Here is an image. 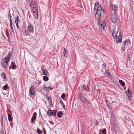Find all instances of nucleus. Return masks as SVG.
Listing matches in <instances>:
<instances>
[{
	"mask_svg": "<svg viewBox=\"0 0 134 134\" xmlns=\"http://www.w3.org/2000/svg\"><path fill=\"white\" fill-rule=\"evenodd\" d=\"M94 8V11L96 10L95 14L96 19H98L100 16L101 11H102L103 13L105 11L103 10H102L101 7L99 5V3L97 2L95 3Z\"/></svg>",
	"mask_w": 134,
	"mask_h": 134,
	"instance_id": "obj_1",
	"label": "nucleus"
},
{
	"mask_svg": "<svg viewBox=\"0 0 134 134\" xmlns=\"http://www.w3.org/2000/svg\"><path fill=\"white\" fill-rule=\"evenodd\" d=\"M10 59V54H9V56H7L2 60L1 63L2 67L7 69L9 65V62Z\"/></svg>",
	"mask_w": 134,
	"mask_h": 134,
	"instance_id": "obj_2",
	"label": "nucleus"
},
{
	"mask_svg": "<svg viewBox=\"0 0 134 134\" xmlns=\"http://www.w3.org/2000/svg\"><path fill=\"white\" fill-rule=\"evenodd\" d=\"M78 97L80 101L86 104L88 107L91 106V105L90 102L87 100L85 95L81 93L79 94Z\"/></svg>",
	"mask_w": 134,
	"mask_h": 134,
	"instance_id": "obj_3",
	"label": "nucleus"
},
{
	"mask_svg": "<svg viewBox=\"0 0 134 134\" xmlns=\"http://www.w3.org/2000/svg\"><path fill=\"white\" fill-rule=\"evenodd\" d=\"M28 25L27 29H25L24 33L25 35L29 36L30 35L31 33L33 32L34 28L31 22H29Z\"/></svg>",
	"mask_w": 134,
	"mask_h": 134,
	"instance_id": "obj_4",
	"label": "nucleus"
},
{
	"mask_svg": "<svg viewBox=\"0 0 134 134\" xmlns=\"http://www.w3.org/2000/svg\"><path fill=\"white\" fill-rule=\"evenodd\" d=\"M98 23L99 25V30L101 31H102L106 25L105 22L101 19H99L98 21Z\"/></svg>",
	"mask_w": 134,
	"mask_h": 134,
	"instance_id": "obj_5",
	"label": "nucleus"
},
{
	"mask_svg": "<svg viewBox=\"0 0 134 134\" xmlns=\"http://www.w3.org/2000/svg\"><path fill=\"white\" fill-rule=\"evenodd\" d=\"M30 6L31 10H33V9L37 10L38 9L37 3L34 1H31L30 3Z\"/></svg>",
	"mask_w": 134,
	"mask_h": 134,
	"instance_id": "obj_6",
	"label": "nucleus"
},
{
	"mask_svg": "<svg viewBox=\"0 0 134 134\" xmlns=\"http://www.w3.org/2000/svg\"><path fill=\"white\" fill-rule=\"evenodd\" d=\"M57 111L56 110H48L47 112V114L49 116L53 115L55 116L56 114Z\"/></svg>",
	"mask_w": 134,
	"mask_h": 134,
	"instance_id": "obj_7",
	"label": "nucleus"
},
{
	"mask_svg": "<svg viewBox=\"0 0 134 134\" xmlns=\"http://www.w3.org/2000/svg\"><path fill=\"white\" fill-rule=\"evenodd\" d=\"M125 93L127 95L128 98L129 100H130L131 98V92L129 89L125 92Z\"/></svg>",
	"mask_w": 134,
	"mask_h": 134,
	"instance_id": "obj_8",
	"label": "nucleus"
},
{
	"mask_svg": "<svg viewBox=\"0 0 134 134\" xmlns=\"http://www.w3.org/2000/svg\"><path fill=\"white\" fill-rule=\"evenodd\" d=\"M38 9H37V10H34V9H33V10H31L34 17L36 19H37L38 18Z\"/></svg>",
	"mask_w": 134,
	"mask_h": 134,
	"instance_id": "obj_9",
	"label": "nucleus"
},
{
	"mask_svg": "<svg viewBox=\"0 0 134 134\" xmlns=\"http://www.w3.org/2000/svg\"><path fill=\"white\" fill-rule=\"evenodd\" d=\"M29 93L31 95L33 96L35 94V91L34 87H30L29 89Z\"/></svg>",
	"mask_w": 134,
	"mask_h": 134,
	"instance_id": "obj_10",
	"label": "nucleus"
},
{
	"mask_svg": "<svg viewBox=\"0 0 134 134\" xmlns=\"http://www.w3.org/2000/svg\"><path fill=\"white\" fill-rule=\"evenodd\" d=\"M111 20L112 22L114 23H115L117 21V18L115 14L114 15H112L111 16Z\"/></svg>",
	"mask_w": 134,
	"mask_h": 134,
	"instance_id": "obj_11",
	"label": "nucleus"
},
{
	"mask_svg": "<svg viewBox=\"0 0 134 134\" xmlns=\"http://www.w3.org/2000/svg\"><path fill=\"white\" fill-rule=\"evenodd\" d=\"M118 32L115 30H113L112 34L113 38H116L117 37V34Z\"/></svg>",
	"mask_w": 134,
	"mask_h": 134,
	"instance_id": "obj_12",
	"label": "nucleus"
},
{
	"mask_svg": "<svg viewBox=\"0 0 134 134\" xmlns=\"http://www.w3.org/2000/svg\"><path fill=\"white\" fill-rule=\"evenodd\" d=\"M83 88L86 91H90V89L87 86L84 84L83 86Z\"/></svg>",
	"mask_w": 134,
	"mask_h": 134,
	"instance_id": "obj_13",
	"label": "nucleus"
},
{
	"mask_svg": "<svg viewBox=\"0 0 134 134\" xmlns=\"http://www.w3.org/2000/svg\"><path fill=\"white\" fill-rule=\"evenodd\" d=\"M116 42L117 43H119L121 42L122 38L121 35H119L117 38H116Z\"/></svg>",
	"mask_w": 134,
	"mask_h": 134,
	"instance_id": "obj_14",
	"label": "nucleus"
},
{
	"mask_svg": "<svg viewBox=\"0 0 134 134\" xmlns=\"http://www.w3.org/2000/svg\"><path fill=\"white\" fill-rule=\"evenodd\" d=\"M1 75L4 81H5L6 80L7 78L5 74L3 73H2L1 74Z\"/></svg>",
	"mask_w": 134,
	"mask_h": 134,
	"instance_id": "obj_15",
	"label": "nucleus"
},
{
	"mask_svg": "<svg viewBox=\"0 0 134 134\" xmlns=\"http://www.w3.org/2000/svg\"><path fill=\"white\" fill-rule=\"evenodd\" d=\"M63 115V113L61 111H59L57 113V116L58 118H60L62 117Z\"/></svg>",
	"mask_w": 134,
	"mask_h": 134,
	"instance_id": "obj_16",
	"label": "nucleus"
},
{
	"mask_svg": "<svg viewBox=\"0 0 134 134\" xmlns=\"http://www.w3.org/2000/svg\"><path fill=\"white\" fill-rule=\"evenodd\" d=\"M112 9L114 10H116L117 9L116 5L115 4H113L112 6Z\"/></svg>",
	"mask_w": 134,
	"mask_h": 134,
	"instance_id": "obj_17",
	"label": "nucleus"
},
{
	"mask_svg": "<svg viewBox=\"0 0 134 134\" xmlns=\"http://www.w3.org/2000/svg\"><path fill=\"white\" fill-rule=\"evenodd\" d=\"M15 19L16 20L15 21V23H16L17 24L19 23V17L18 16H16Z\"/></svg>",
	"mask_w": 134,
	"mask_h": 134,
	"instance_id": "obj_18",
	"label": "nucleus"
},
{
	"mask_svg": "<svg viewBox=\"0 0 134 134\" xmlns=\"http://www.w3.org/2000/svg\"><path fill=\"white\" fill-rule=\"evenodd\" d=\"M119 82L122 86L124 87L125 86L124 82L123 81L120 80L119 81Z\"/></svg>",
	"mask_w": 134,
	"mask_h": 134,
	"instance_id": "obj_19",
	"label": "nucleus"
},
{
	"mask_svg": "<svg viewBox=\"0 0 134 134\" xmlns=\"http://www.w3.org/2000/svg\"><path fill=\"white\" fill-rule=\"evenodd\" d=\"M11 64L12 65V68L13 69H15L16 67V65L15 64L14 62H11Z\"/></svg>",
	"mask_w": 134,
	"mask_h": 134,
	"instance_id": "obj_20",
	"label": "nucleus"
},
{
	"mask_svg": "<svg viewBox=\"0 0 134 134\" xmlns=\"http://www.w3.org/2000/svg\"><path fill=\"white\" fill-rule=\"evenodd\" d=\"M11 114H9L8 115V120L10 122H11L12 121V119L11 117Z\"/></svg>",
	"mask_w": 134,
	"mask_h": 134,
	"instance_id": "obj_21",
	"label": "nucleus"
},
{
	"mask_svg": "<svg viewBox=\"0 0 134 134\" xmlns=\"http://www.w3.org/2000/svg\"><path fill=\"white\" fill-rule=\"evenodd\" d=\"M67 50L65 49V48H64V51H63V54L64 56H67Z\"/></svg>",
	"mask_w": 134,
	"mask_h": 134,
	"instance_id": "obj_22",
	"label": "nucleus"
},
{
	"mask_svg": "<svg viewBox=\"0 0 134 134\" xmlns=\"http://www.w3.org/2000/svg\"><path fill=\"white\" fill-rule=\"evenodd\" d=\"M36 116L34 115L33 116L31 119V121L32 122H35V120L36 119Z\"/></svg>",
	"mask_w": 134,
	"mask_h": 134,
	"instance_id": "obj_23",
	"label": "nucleus"
},
{
	"mask_svg": "<svg viewBox=\"0 0 134 134\" xmlns=\"http://www.w3.org/2000/svg\"><path fill=\"white\" fill-rule=\"evenodd\" d=\"M43 80L44 81H48L49 79L48 77V76H43Z\"/></svg>",
	"mask_w": 134,
	"mask_h": 134,
	"instance_id": "obj_24",
	"label": "nucleus"
},
{
	"mask_svg": "<svg viewBox=\"0 0 134 134\" xmlns=\"http://www.w3.org/2000/svg\"><path fill=\"white\" fill-rule=\"evenodd\" d=\"M37 132L39 134H41L42 132L38 128H37Z\"/></svg>",
	"mask_w": 134,
	"mask_h": 134,
	"instance_id": "obj_25",
	"label": "nucleus"
},
{
	"mask_svg": "<svg viewBox=\"0 0 134 134\" xmlns=\"http://www.w3.org/2000/svg\"><path fill=\"white\" fill-rule=\"evenodd\" d=\"M106 73L109 76H110L111 75V74L110 72L109 71V69H108L107 70H106Z\"/></svg>",
	"mask_w": 134,
	"mask_h": 134,
	"instance_id": "obj_26",
	"label": "nucleus"
},
{
	"mask_svg": "<svg viewBox=\"0 0 134 134\" xmlns=\"http://www.w3.org/2000/svg\"><path fill=\"white\" fill-rule=\"evenodd\" d=\"M5 34H6V36L8 38H9V34L8 30V29H5Z\"/></svg>",
	"mask_w": 134,
	"mask_h": 134,
	"instance_id": "obj_27",
	"label": "nucleus"
},
{
	"mask_svg": "<svg viewBox=\"0 0 134 134\" xmlns=\"http://www.w3.org/2000/svg\"><path fill=\"white\" fill-rule=\"evenodd\" d=\"M106 132V130L105 129H103L102 131H101L99 133V134H103L105 133Z\"/></svg>",
	"mask_w": 134,
	"mask_h": 134,
	"instance_id": "obj_28",
	"label": "nucleus"
},
{
	"mask_svg": "<svg viewBox=\"0 0 134 134\" xmlns=\"http://www.w3.org/2000/svg\"><path fill=\"white\" fill-rule=\"evenodd\" d=\"M8 86V84L7 83H6V85H5L3 87V89L4 90H6L7 89V87Z\"/></svg>",
	"mask_w": 134,
	"mask_h": 134,
	"instance_id": "obj_29",
	"label": "nucleus"
},
{
	"mask_svg": "<svg viewBox=\"0 0 134 134\" xmlns=\"http://www.w3.org/2000/svg\"><path fill=\"white\" fill-rule=\"evenodd\" d=\"M43 73L44 75H46L47 74L48 71L47 70H43Z\"/></svg>",
	"mask_w": 134,
	"mask_h": 134,
	"instance_id": "obj_30",
	"label": "nucleus"
},
{
	"mask_svg": "<svg viewBox=\"0 0 134 134\" xmlns=\"http://www.w3.org/2000/svg\"><path fill=\"white\" fill-rule=\"evenodd\" d=\"M10 27H11V29L12 30V31L13 34H14V29H13V27L12 24H10Z\"/></svg>",
	"mask_w": 134,
	"mask_h": 134,
	"instance_id": "obj_31",
	"label": "nucleus"
},
{
	"mask_svg": "<svg viewBox=\"0 0 134 134\" xmlns=\"http://www.w3.org/2000/svg\"><path fill=\"white\" fill-rule=\"evenodd\" d=\"M8 16L10 17V24H12V20L11 18V17L10 13H9V14L8 15Z\"/></svg>",
	"mask_w": 134,
	"mask_h": 134,
	"instance_id": "obj_32",
	"label": "nucleus"
},
{
	"mask_svg": "<svg viewBox=\"0 0 134 134\" xmlns=\"http://www.w3.org/2000/svg\"><path fill=\"white\" fill-rule=\"evenodd\" d=\"M45 66L44 65H42L41 67V70H44Z\"/></svg>",
	"mask_w": 134,
	"mask_h": 134,
	"instance_id": "obj_33",
	"label": "nucleus"
},
{
	"mask_svg": "<svg viewBox=\"0 0 134 134\" xmlns=\"http://www.w3.org/2000/svg\"><path fill=\"white\" fill-rule=\"evenodd\" d=\"M43 90L45 91H48V87H44L43 86Z\"/></svg>",
	"mask_w": 134,
	"mask_h": 134,
	"instance_id": "obj_34",
	"label": "nucleus"
},
{
	"mask_svg": "<svg viewBox=\"0 0 134 134\" xmlns=\"http://www.w3.org/2000/svg\"><path fill=\"white\" fill-rule=\"evenodd\" d=\"M47 99L49 101V102H50L51 103H52V101L51 98H50L49 97H48L47 98Z\"/></svg>",
	"mask_w": 134,
	"mask_h": 134,
	"instance_id": "obj_35",
	"label": "nucleus"
},
{
	"mask_svg": "<svg viewBox=\"0 0 134 134\" xmlns=\"http://www.w3.org/2000/svg\"><path fill=\"white\" fill-rule=\"evenodd\" d=\"M65 96L64 93H63L61 96V97L62 99H64L65 98Z\"/></svg>",
	"mask_w": 134,
	"mask_h": 134,
	"instance_id": "obj_36",
	"label": "nucleus"
},
{
	"mask_svg": "<svg viewBox=\"0 0 134 134\" xmlns=\"http://www.w3.org/2000/svg\"><path fill=\"white\" fill-rule=\"evenodd\" d=\"M126 41H127V40H126L122 44L124 45V46H125V45H126Z\"/></svg>",
	"mask_w": 134,
	"mask_h": 134,
	"instance_id": "obj_37",
	"label": "nucleus"
},
{
	"mask_svg": "<svg viewBox=\"0 0 134 134\" xmlns=\"http://www.w3.org/2000/svg\"><path fill=\"white\" fill-rule=\"evenodd\" d=\"M53 89V88L52 87H48V90H52Z\"/></svg>",
	"mask_w": 134,
	"mask_h": 134,
	"instance_id": "obj_38",
	"label": "nucleus"
},
{
	"mask_svg": "<svg viewBox=\"0 0 134 134\" xmlns=\"http://www.w3.org/2000/svg\"><path fill=\"white\" fill-rule=\"evenodd\" d=\"M60 103L62 104H64L63 103V102L62 100L60 98Z\"/></svg>",
	"mask_w": 134,
	"mask_h": 134,
	"instance_id": "obj_39",
	"label": "nucleus"
},
{
	"mask_svg": "<svg viewBox=\"0 0 134 134\" xmlns=\"http://www.w3.org/2000/svg\"><path fill=\"white\" fill-rule=\"evenodd\" d=\"M95 124L96 125H97L98 124V122L97 120L95 121Z\"/></svg>",
	"mask_w": 134,
	"mask_h": 134,
	"instance_id": "obj_40",
	"label": "nucleus"
},
{
	"mask_svg": "<svg viewBox=\"0 0 134 134\" xmlns=\"http://www.w3.org/2000/svg\"><path fill=\"white\" fill-rule=\"evenodd\" d=\"M102 66L103 67H105L106 66L105 64L104 63L102 64Z\"/></svg>",
	"mask_w": 134,
	"mask_h": 134,
	"instance_id": "obj_41",
	"label": "nucleus"
},
{
	"mask_svg": "<svg viewBox=\"0 0 134 134\" xmlns=\"http://www.w3.org/2000/svg\"><path fill=\"white\" fill-rule=\"evenodd\" d=\"M62 107H63V108L64 109H65V105L63 104H62Z\"/></svg>",
	"mask_w": 134,
	"mask_h": 134,
	"instance_id": "obj_42",
	"label": "nucleus"
},
{
	"mask_svg": "<svg viewBox=\"0 0 134 134\" xmlns=\"http://www.w3.org/2000/svg\"><path fill=\"white\" fill-rule=\"evenodd\" d=\"M16 23V26H17V28H19V26H18V23L17 24L16 23Z\"/></svg>",
	"mask_w": 134,
	"mask_h": 134,
	"instance_id": "obj_43",
	"label": "nucleus"
},
{
	"mask_svg": "<svg viewBox=\"0 0 134 134\" xmlns=\"http://www.w3.org/2000/svg\"><path fill=\"white\" fill-rule=\"evenodd\" d=\"M50 122L51 123H52V124H53H53H54V123H53L52 122V121H50Z\"/></svg>",
	"mask_w": 134,
	"mask_h": 134,
	"instance_id": "obj_44",
	"label": "nucleus"
},
{
	"mask_svg": "<svg viewBox=\"0 0 134 134\" xmlns=\"http://www.w3.org/2000/svg\"><path fill=\"white\" fill-rule=\"evenodd\" d=\"M129 43H130V41H129Z\"/></svg>",
	"mask_w": 134,
	"mask_h": 134,
	"instance_id": "obj_45",
	"label": "nucleus"
}]
</instances>
